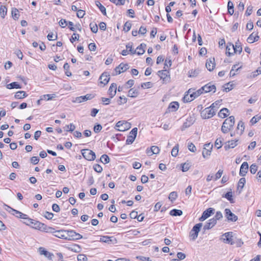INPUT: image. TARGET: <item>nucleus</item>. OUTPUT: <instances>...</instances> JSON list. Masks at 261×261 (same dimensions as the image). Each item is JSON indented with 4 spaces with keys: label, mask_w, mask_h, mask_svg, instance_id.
Segmentation results:
<instances>
[{
    "label": "nucleus",
    "mask_w": 261,
    "mask_h": 261,
    "mask_svg": "<svg viewBox=\"0 0 261 261\" xmlns=\"http://www.w3.org/2000/svg\"><path fill=\"white\" fill-rule=\"evenodd\" d=\"M234 117L233 116L229 117L223 122L221 127V131L224 134L227 133L232 129L234 124Z\"/></svg>",
    "instance_id": "f257e3e1"
},
{
    "label": "nucleus",
    "mask_w": 261,
    "mask_h": 261,
    "mask_svg": "<svg viewBox=\"0 0 261 261\" xmlns=\"http://www.w3.org/2000/svg\"><path fill=\"white\" fill-rule=\"evenodd\" d=\"M216 114V110H213L210 107L202 110L200 115L202 119H206L213 117Z\"/></svg>",
    "instance_id": "f03ea898"
},
{
    "label": "nucleus",
    "mask_w": 261,
    "mask_h": 261,
    "mask_svg": "<svg viewBox=\"0 0 261 261\" xmlns=\"http://www.w3.org/2000/svg\"><path fill=\"white\" fill-rule=\"evenodd\" d=\"M4 206H5V210L10 214L15 216L17 218H22L24 220L27 218V215L16 210L6 204H4Z\"/></svg>",
    "instance_id": "7ed1b4c3"
},
{
    "label": "nucleus",
    "mask_w": 261,
    "mask_h": 261,
    "mask_svg": "<svg viewBox=\"0 0 261 261\" xmlns=\"http://www.w3.org/2000/svg\"><path fill=\"white\" fill-rule=\"evenodd\" d=\"M24 220L25 221L23 222V223H25L26 225H29L31 227L38 230H39L41 227V225L42 223L38 221H36L29 218L28 216H27V218H25Z\"/></svg>",
    "instance_id": "20e7f679"
},
{
    "label": "nucleus",
    "mask_w": 261,
    "mask_h": 261,
    "mask_svg": "<svg viewBox=\"0 0 261 261\" xmlns=\"http://www.w3.org/2000/svg\"><path fill=\"white\" fill-rule=\"evenodd\" d=\"M83 157L88 161H94L96 158V155L92 150L85 149L81 150Z\"/></svg>",
    "instance_id": "39448f33"
},
{
    "label": "nucleus",
    "mask_w": 261,
    "mask_h": 261,
    "mask_svg": "<svg viewBox=\"0 0 261 261\" xmlns=\"http://www.w3.org/2000/svg\"><path fill=\"white\" fill-rule=\"evenodd\" d=\"M202 223H199L195 225L190 232V236L192 237L193 240H195L198 235V233L200 230Z\"/></svg>",
    "instance_id": "423d86ee"
},
{
    "label": "nucleus",
    "mask_w": 261,
    "mask_h": 261,
    "mask_svg": "<svg viewBox=\"0 0 261 261\" xmlns=\"http://www.w3.org/2000/svg\"><path fill=\"white\" fill-rule=\"evenodd\" d=\"M233 232L229 231L224 233L222 236L221 239L225 243L233 245L235 244L234 241H233Z\"/></svg>",
    "instance_id": "0eeeda50"
},
{
    "label": "nucleus",
    "mask_w": 261,
    "mask_h": 261,
    "mask_svg": "<svg viewBox=\"0 0 261 261\" xmlns=\"http://www.w3.org/2000/svg\"><path fill=\"white\" fill-rule=\"evenodd\" d=\"M67 240L75 241L82 239L83 236L73 230H67Z\"/></svg>",
    "instance_id": "6e6552de"
},
{
    "label": "nucleus",
    "mask_w": 261,
    "mask_h": 261,
    "mask_svg": "<svg viewBox=\"0 0 261 261\" xmlns=\"http://www.w3.org/2000/svg\"><path fill=\"white\" fill-rule=\"evenodd\" d=\"M158 75L164 82L167 83L170 81L169 72L166 69L165 67H164V70H160L158 72Z\"/></svg>",
    "instance_id": "1a4fd4ad"
},
{
    "label": "nucleus",
    "mask_w": 261,
    "mask_h": 261,
    "mask_svg": "<svg viewBox=\"0 0 261 261\" xmlns=\"http://www.w3.org/2000/svg\"><path fill=\"white\" fill-rule=\"evenodd\" d=\"M215 210L213 208L210 207L204 211L202 214V216L199 218V220L200 221H203L212 214L214 213Z\"/></svg>",
    "instance_id": "9d476101"
},
{
    "label": "nucleus",
    "mask_w": 261,
    "mask_h": 261,
    "mask_svg": "<svg viewBox=\"0 0 261 261\" xmlns=\"http://www.w3.org/2000/svg\"><path fill=\"white\" fill-rule=\"evenodd\" d=\"M212 148L213 144H211V143H207L204 145L202 151V156L204 158H207L211 155Z\"/></svg>",
    "instance_id": "9b49d317"
},
{
    "label": "nucleus",
    "mask_w": 261,
    "mask_h": 261,
    "mask_svg": "<svg viewBox=\"0 0 261 261\" xmlns=\"http://www.w3.org/2000/svg\"><path fill=\"white\" fill-rule=\"evenodd\" d=\"M54 236L57 238L67 240V230H56Z\"/></svg>",
    "instance_id": "f8f14e48"
},
{
    "label": "nucleus",
    "mask_w": 261,
    "mask_h": 261,
    "mask_svg": "<svg viewBox=\"0 0 261 261\" xmlns=\"http://www.w3.org/2000/svg\"><path fill=\"white\" fill-rule=\"evenodd\" d=\"M225 216L228 221L231 222H236L238 220V217L232 213L229 208L225 210Z\"/></svg>",
    "instance_id": "ddd939ff"
},
{
    "label": "nucleus",
    "mask_w": 261,
    "mask_h": 261,
    "mask_svg": "<svg viewBox=\"0 0 261 261\" xmlns=\"http://www.w3.org/2000/svg\"><path fill=\"white\" fill-rule=\"evenodd\" d=\"M201 90L203 91V93H207L211 91H213V93H215L216 90V87L214 85H212L211 83H209L207 84L204 85L202 87Z\"/></svg>",
    "instance_id": "4468645a"
},
{
    "label": "nucleus",
    "mask_w": 261,
    "mask_h": 261,
    "mask_svg": "<svg viewBox=\"0 0 261 261\" xmlns=\"http://www.w3.org/2000/svg\"><path fill=\"white\" fill-rule=\"evenodd\" d=\"M129 66L128 64L121 63L119 65L116 67L115 70L117 74H120L121 72H123L126 71Z\"/></svg>",
    "instance_id": "2eb2a0df"
},
{
    "label": "nucleus",
    "mask_w": 261,
    "mask_h": 261,
    "mask_svg": "<svg viewBox=\"0 0 261 261\" xmlns=\"http://www.w3.org/2000/svg\"><path fill=\"white\" fill-rule=\"evenodd\" d=\"M110 79V74L108 72H104L102 73L99 78L100 83L103 84L104 85H106L108 83Z\"/></svg>",
    "instance_id": "dca6fc26"
},
{
    "label": "nucleus",
    "mask_w": 261,
    "mask_h": 261,
    "mask_svg": "<svg viewBox=\"0 0 261 261\" xmlns=\"http://www.w3.org/2000/svg\"><path fill=\"white\" fill-rule=\"evenodd\" d=\"M195 121V118L193 117L190 116L186 119V122L183 123L181 127V130H184L186 128H188L192 125Z\"/></svg>",
    "instance_id": "f3484780"
},
{
    "label": "nucleus",
    "mask_w": 261,
    "mask_h": 261,
    "mask_svg": "<svg viewBox=\"0 0 261 261\" xmlns=\"http://www.w3.org/2000/svg\"><path fill=\"white\" fill-rule=\"evenodd\" d=\"M39 230L42 231H44L47 233H52L53 235H54L55 232H56L55 228L51 227L48 226L46 224H45L43 223L41 225V227L39 229Z\"/></svg>",
    "instance_id": "a211bd4d"
},
{
    "label": "nucleus",
    "mask_w": 261,
    "mask_h": 261,
    "mask_svg": "<svg viewBox=\"0 0 261 261\" xmlns=\"http://www.w3.org/2000/svg\"><path fill=\"white\" fill-rule=\"evenodd\" d=\"M94 96L91 94H88L84 96H81L79 97H77L75 98V101L78 103H81L83 101H86L88 100L92 99Z\"/></svg>",
    "instance_id": "6ab92c4d"
},
{
    "label": "nucleus",
    "mask_w": 261,
    "mask_h": 261,
    "mask_svg": "<svg viewBox=\"0 0 261 261\" xmlns=\"http://www.w3.org/2000/svg\"><path fill=\"white\" fill-rule=\"evenodd\" d=\"M216 66L215 59L210 58L206 60L205 66L207 70L210 71H212L214 70L215 67Z\"/></svg>",
    "instance_id": "aec40b11"
},
{
    "label": "nucleus",
    "mask_w": 261,
    "mask_h": 261,
    "mask_svg": "<svg viewBox=\"0 0 261 261\" xmlns=\"http://www.w3.org/2000/svg\"><path fill=\"white\" fill-rule=\"evenodd\" d=\"M248 170V164L246 162H244L241 166L240 170V175L241 176H244L247 173Z\"/></svg>",
    "instance_id": "412c9836"
},
{
    "label": "nucleus",
    "mask_w": 261,
    "mask_h": 261,
    "mask_svg": "<svg viewBox=\"0 0 261 261\" xmlns=\"http://www.w3.org/2000/svg\"><path fill=\"white\" fill-rule=\"evenodd\" d=\"M117 85L115 83H112L108 90V93L111 98H113L116 94Z\"/></svg>",
    "instance_id": "4be33fe9"
},
{
    "label": "nucleus",
    "mask_w": 261,
    "mask_h": 261,
    "mask_svg": "<svg viewBox=\"0 0 261 261\" xmlns=\"http://www.w3.org/2000/svg\"><path fill=\"white\" fill-rule=\"evenodd\" d=\"M238 140L228 141L224 146L225 149L227 150L229 148H233L238 145Z\"/></svg>",
    "instance_id": "5701e85b"
},
{
    "label": "nucleus",
    "mask_w": 261,
    "mask_h": 261,
    "mask_svg": "<svg viewBox=\"0 0 261 261\" xmlns=\"http://www.w3.org/2000/svg\"><path fill=\"white\" fill-rule=\"evenodd\" d=\"M40 254L44 255L46 257L50 260H52L53 257L54 256L53 253L48 252L44 249L43 248L40 247L39 248Z\"/></svg>",
    "instance_id": "b1692460"
},
{
    "label": "nucleus",
    "mask_w": 261,
    "mask_h": 261,
    "mask_svg": "<svg viewBox=\"0 0 261 261\" xmlns=\"http://www.w3.org/2000/svg\"><path fill=\"white\" fill-rule=\"evenodd\" d=\"M217 222L215 219H211L208 220V222H207L203 226V230H206L211 229L216 224Z\"/></svg>",
    "instance_id": "393cba45"
},
{
    "label": "nucleus",
    "mask_w": 261,
    "mask_h": 261,
    "mask_svg": "<svg viewBox=\"0 0 261 261\" xmlns=\"http://www.w3.org/2000/svg\"><path fill=\"white\" fill-rule=\"evenodd\" d=\"M188 94H190L191 98H192L194 99L196 97L200 96L201 94H202L203 91L201 90V88H200L195 92H192L191 89H189L188 91Z\"/></svg>",
    "instance_id": "a878e982"
},
{
    "label": "nucleus",
    "mask_w": 261,
    "mask_h": 261,
    "mask_svg": "<svg viewBox=\"0 0 261 261\" xmlns=\"http://www.w3.org/2000/svg\"><path fill=\"white\" fill-rule=\"evenodd\" d=\"M229 113V111L227 108L222 109L218 113V116L222 118H226Z\"/></svg>",
    "instance_id": "bb28decb"
},
{
    "label": "nucleus",
    "mask_w": 261,
    "mask_h": 261,
    "mask_svg": "<svg viewBox=\"0 0 261 261\" xmlns=\"http://www.w3.org/2000/svg\"><path fill=\"white\" fill-rule=\"evenodd\" d=\"M179 108V104L177 101H173L171 102L168 107L169 111L174 112L176 111Z\"/></svg>",
    "instance_id": "cd10ccee"
},
{
    "label": "nucleus",
    "mask_w": 261,
    "mask_h": 261,
    "mask_svg": "<svg viewBox=\"0 0 261 261\" xmlns=\"http://www.w3.org/2000/svg\"><path fill=\"white\" fill-rule=\"evenodd\" d=\"M139 92L138 90L132 88L128 91L127 96L128 97L135 98L137 97V96L139 95Z\"/></svg>",
    "instance_id": "c85d7f7f"
},
{
    "label": "nucleus",
    "mask_w": 261,
    "mask_h": 261,
    "mask_svg": "<svg viewBox=\"0 0 261 261\" xmlns=\"http://www.w3.org/2000/svg\"><path fill=\"white\" fill-rule=\"evenodd\" d=\"M6 87L8 89H20L21 88V86L16 82H12L10 84L7 85Z\"/></svg>",
    "instance_id": "c756f323"
},
{
    "label": "nucleus",
    "mask_w": 261,
    "mask_h": 261,
    "mask_svg": "<svg viewBox=\"0 0 261 261\" xmlns=\"http://www.w3.org/2000/svg\"><path fill=\"white\" fill-rule=\"evenodd\" d=\"M28 95L25 92L23 91H19L15 93L14 97L16 99H21L26 97Z\"/></svg>",
    "instance_id": "7c9ffc66"
},
{
    "label": "nucleus",
    "mask_w": 261,
    "mask_h": 261,
    "mask_svg": "<svg viewBox=\"0 0 261 261\" xmlns=\"http://www.w3.org/2000/svg\"><path fill=\"white\" fill-rule=\"evenodd\" d=\"M233 50L234 51V53H236L237 52L239 53V54H241L242 51V47L241 45V43L238 40V42L236 43L235 45H234V48H233Z\"/></svg>",
    "instance_id": "2f4dec72"
},
{
    "label": "nucleus",
    "mask_w": 261,
    "mask_h": 261,
    "mask_svg": "<svg viewBox=\"0 0 261 261\" xmlns=\"http://www.w3.org/2000/svg\"><path fill=\"white\" fill-rule=\"evenodd\" d=\"M222 197L226 198L231 203H233L234 202L232 198V194L231 191L227 192L226 194L223 195Z\"/></svg>",
    "instance_id": "473e14b6"
},
{
    "label": "nucleus",
    "mask_w": 261,
    "mask_h": 261,
    "mask_svg": "<svg viewBox=\"0 0 261 261\" xmlns=\"http://www.w3.org/2000/svg\"><path fill=\"white\" fill-rule=\"evenodd\" d=\"M245 182L246 179L244 177H242L240 179L238 184V190H240L239 193H241L245 185Z\"/></svg>",
    "instance_id": "72a5a7b5"
},
{
    "label": "nucleus",
    "mask_w": 261,
    "mask_h": 261,
    "mask_svg": "<svg viewBox=\"0 0 261 261\" xmlns=\"http://www.w3.org/2000/svg\"><path fill=\"white\" fill-rule=\"evenodd\" d=\"M146 45L144 43H141L139 46L137 47V49H139V51L137 52V54L138 55H143L145 53V48Z\"/></svg>",
    "instance_id": "f704fd0d"
},
{
    "label": "nucleus",
    "mask_w": 261,
    "mask_h": 261,
    "mask_svg": "<svg viewBox=\"0 0 261 261\" xmlns=\"http://www.w3.org/2000/svg\"><path fill=\"white\" fill-rule=\"evenodd\" d=\"M96 6L99 9L100 11L103 15H106V8L98 1L95 2Z\"/></svg>",
    "instance_id": "c9c22d12"
},
{
    "label": "nucleus",
    "mask_w": 261,
    "mask_h": 261,
    "mask_svg": "<svg viewBox=\"0 0 261 261\" xmlns=\"http://www.w3.org/2000/svg\"><path fill=\"white\" fill-rule=\"evenodd\" d=\"M182 214V211L180 210L173 209L170 212V215L173 216H180Z\"/></svg>",
    "instance_id": "e433bc0d"
},
{
    "label": "nucleus",
    "mask_w": 261,
    "mask_h": 261,
    "mask_svg": "<svg viewBox=\"0 0 261 261\" xmlns=\"http://www.w3.org/2000/svg\"><path fill=\"white\" fill-rule=\"evenodd\" d=\"M233 48H234V45L233 44L230 43H228L226 47V54L228 56H230L231 55H233V53L230 52V50L231 49H233Z\"/></svg>",
    "instance_id": "4c0bfd02"
},
{
    "label": "nucleus",
    "mask_w": 261,
    "mask_h": 261,
    "mask_svg": "<svg viewBox=\"0 0 261 261\" xmlns=\"http://www.w3.org/2000/svg\"><path fill=\"white\" fill-rule=\"evenodd\" d=\"M221 102H222V99L217 100L215 102L213 103L210 107V108H212V109H213V110H216V112L217 110L219 109Z\"/></svg>",
    "instance_id": "58836bf2"
},
{
    "label": "nucleus",
    "mask_w": 261,
    "mask_h": 261,
    "mask_svg": "<svg viewBox=\"0 0 261 261\" xmlns=\"http://www.w3.org/2000/svg\"><path fill=\"white\" fill-rule=\"evenodd\" d=\"M130 124L127 122L119 121L116 123V127H118V128H121L123 127V125H128V128H130Z\"/></svg>",
    "instance_id": "ea45409f"
},
{
    "label": "nucleus",
    "mask_w": 261,
    "mask_h": 261,
    "mask_svg": "<svg viewBox=\"0 0 261 261\" xmlns=\"http://www.w3.org/2000/svg\"><path fill=\"white\" fill-rule=\"evenodd\" d=\"M7 13V8L5 6H1L0 7V15L4 18Z\"/></svg>",
    "instance_id": "a19ab883"
},
{
    "label": "nucleus",
    "mask_w": 261,
    "mask_h": 261,
    "mask_svg": "<svg viewBox=\"0 0 261 261\" xmlns=\"http://www.w3.org/2000/svg\"><path fill=\"white\" fill-rule=\"evenodd\" d=\"M228 12L229 14L232 15L234 13L233 4L232 2L228 1L227 4Z\"/></svg>",
    "instance_id": "79ce46f5"
},
{
    "label": "nucleus",
    "mask_w": 261,
    "mask_h": 261,
    "mask_svg": "<svg viewBox=\"0 0 261 261\" xmlns=\"http://www.w3.org/2000/svg\"><path fill=\"white\" fill-rule=\"evenodd\" d=\"M237 129L240 130V134H242L244 130V124L242 121H240L238 124ZM239 133V132H238Z\"/></svg>",
    "instance_id": "37998d69"
},
{
    "label": "nucleus",
    "mask_w": 261,
    "mask_h": 261,
    "mask_svg": "<svg viewBox=\"0 0 261 261\" xmlns=\"http://www.w3.org/2000/svg\"><path fill=\"white\" fill-rule=\"evenodd\" d=\"M11 12H12V16L13 18L14 19H18L19 18V14L18 13V10L15 8H13L12 9Z\"/></svg>",
    "instance_id": "c03bdc74"
},
{
    "label": "nucleus",
    "mask_w": 261,
    "mask_h": 261,
    "mask_svg": "<svg viewBox=\"0 0 261 261\" xmlns=\"http://www.w3.org/2000/svg\"><path fill=\"white\" fill-rule=\"evenodd\" d=\"M69 67L70 66L68 63H65L63 66L65 74L68 76H70L72 75L71 72L69 71Z\"/></svg>",
    "instance_id": "a18cd8bd"
},
{
    "label": "nucleus",
    "mask_w": 261,
    "mask_h": 261,
    "mask_svg": "<svg viewBox=\"0 0 261 261\" xmlns=\"http://www.w3.org/2000/svg\"><path fill=\"white\" fill-rule=\"evenodd\" d=\"M110 158L107 154H103L100 158V161L104 164L110 162Z\"/></svg>",
    "instance_id": "49530a36"
},
{
    "label": "nucleus",
    "mask_w": 261,
    "mask_h": 261,
    "mask_svg": "<svg viewBox=\"0 0 261 261\" xmlns=\"http://www.w3.org/2000/svg\"><path fill=\"white\" fill-rule=\"evenodd\" d=\"M64 129L67 132H72L75 129V126L73 123H70L69 125H66L64 127Z\"/></svg>",
    "instance_id": "de8ad7c7"
},
{
    "label": "nucleus",
    "mask_w": 261,
    "mask_h": 261,
    "mask_svg": "<svg viewBox=\"0 0 261 261\" xmlns=\"http://www.w3.org/2000/svg\"><path fill=\"white\" fill-rule=\"evenodd\" d=\"M56 96L55 94H45L41 96V98L44 99H47V100H51L53 98H55Z\"/></svg>",
    "instance_id": "09e8293b"
},
{
    "label": "nucleus",
    "mask_w": 261,
    "mask_h": 261,
    "mask_svg": "<svg viewBox=\"0 0 261 261\" xmlns=\"http://www.w3.org/2000/svg\"><path fill=\"white\" fill-rule=\"evenodd\" d=\"M89 25H90L91 31L93 33H96L97 32L98 27L95 23H90Z\"/></svg>",
    "instance_id": "8fccbe9b"
},
{
    "label": "nucleus",
    "mask_w": 261,
    "mask_h": 261,
    "mask_svg": "<svg viewBox=\"0 0 261 261\" xmlns=\"http://www.w3.org/2000/svg\"><path fill=\"white\" fill-rule=\"evenodd\" d=\"M112 237H110L109 236H103L100 239V241L105 243H107L108 244H110L112 242L111 238Z\"/></svg>",
    "instance_id": "3c124183"
},
{
    "label": "nucleus",
    "mask_w": 261,
    "mask_h": 261,
    "mask_svg": "<svg viewBox=\"0 0 261 261\" xmlns=\"http://www.w3.org/2000/svg\"><path fill=\"white\" fill-rule=\"evenodd\" d=\"M177 197V194L176 192H172L170 193L168 198L171 201H174Z\"/></svg>",
    "instance_id": "603ef678"
},
{
    "label": "nucleus",
    "mask_w": 261,
    "mask_h": 261,
    "mask_svg": "<svg viewBox=\"0 0 261 261\" xmlns=\"http://www.w3.org/2000/svg\"><path fill=\"white\" fill-rule=\"evenodd\" d=\"M132 27V23L129 21H126L123 27L124 31L127 32H128Z\"/></svg>",
    "instance_id": "864d4df0"
},
{
    "label": "nucleus",
    "mask_w": 261,
    "mask_h": 261,
    "mask_svg": "<svg viewBox=\"0 0 261 261\" xmlns=\"http://www.w3.org/2000/svg\"><path fill=\"white\" fill-rule=\"evenodd\" d=\"M178 152V144L176 145L171 150V154L173 156H176Z\"/></svg>",
    "instance_id": "5fc2aeb1"
},
{
    "label": "nucleus",
    "mask_w": 261,
    "mask_h": 261,
    "mask_svg": "<svg viewBox=\"0 0 261 261\" xmlns=\"http://www.w3.org/2000/svg\"><path fill=\"white\" fill-rule=\"evenodd\" d=\"M199 74L198 70H191L189 71V76L195 77Z\"/></svg>",
    "instance_id": "6e6d98bb"
},
{
    "label": "nucleus",
    "mask_w": 261,
    "mask_h": 261,
    "mask_svg": "<svg viewBox=\"0 0 261 261\" xmlns=\"http://www.w3.org/2000/svg\"><path fill=\"white\" fill-rule=\"evenodd\" d=\"M257 168V166L255 164H253L250 167V171L252 174H254L256 172Z\"/></svg>",
    "instance_id": "4d7b16f0"
},
{
    "label": "nucleus",
    "mask_w": 261,
    "mask_h": 261,
    "mask_svg": "<svg viewBox=\"0 0 261 261\" xmlns=\"http://www.w3.org/2000/svg\"><path fill=\"white\" fill-rule=\"evenodd\" d=\"M135 137H133L132 135H129L126 140V144L127 145L132 144L135 140Z\"/></svg>",
    "instance_id": "13d9d810"
},
{
    "label": "nucleus",
    "mask_w": 261,
    "mask_h": 261,
    "mask_svg": "<svg viewBox=\"0 0 261 261\" xmlns=\"http://www.w3.org/2000/svg\"><path fill=\"white\" fill-rule=\"evenodd\" d=\"M181 167H182L181 170H182V172H186L190 169V163H185L184 164H182Z\"/></svg>",
    "instance_id": "bf43d9fd"
},
{
    "label": "nucleus",
    "mask_w": 261,
    "mask_h": 261,
    "mask_svg": "<svg viewBox=\"0 0 261 261\" xmlns=\"http://www.w3.org/2000/svg\"><path fill=\"white\" fill-rule=\"evenodd\" d=\"M43 216L48 220H51L53 218L54 214L51 212H45Z\"/></svg>",
    "instance_id": "052dcab7"
},
{
    "label": "nucleus",
    "mask_w": 261,
    "mask_h": 261,
    "mask_svg": "<svg viewBox=\"0 0 261 261\" xmlns=\"http://www.w3.org/2000/svg\"><path fill=\"white\" fill-rule=\"evenodd\" d=\"M93 169L98 173H101L102 171V168L99 164H95L93 166Z\"/></svg>",
    "instance_id": "680f3d73"
},
{
    "label": "nucleus",
    "mask_w": 261,
    "mask_h": 261,
    "mask_svg": "<svg viewBox=\"0 0 261 261\" xmlns=\"http://www.w3.org/2000/svg\"><path fill=\"white\" fill-rule=\"evenodd\" d=\"M79 34L73 33L71 38L70 39V42L73 43L75 40H79Z\"/></svg>",
    "instance_id": "e2e57ef3"
},
{
    "label": "nucleus",
    "mask_w": 261,
    "mask_h": 261,
    "mask_svg": "<svg viewBox=\"0 0 261 261\" xmlns=\"http://www.w3.org/2000/svg\"><path fill=\"white\" fill-rule=\"evenodd\" d=\"M223 217L222 214L221 212L218 211L216 212V215L215 216V217L213 218V219H215L216 221L217 222V220H219Z\"/></svg>",
    "instance_id": "0e129e2a"
},
{
    "label": "nucleus",
    "mask_w": 261,
    "mask_h": 261,
    "mask_svg": "<svg viewBox=\"0 0 261 261\" xmlns=\"http://www.w3.org/2000/svg\"><path fill=\"white\" fill-rule=\"evenodd\" d=\"M101 129H102V126L99 124H97L95 125L94 126V128H93L94 132L95 133H99L101 130Z\"/></svg>",
    "instance_id": "69168bd1"
},
{
    "label": "nucleus",
    "mask_w": 261,
    "mask_h": 261,
    "mask_svg": "<svg viewBox=\"0 0 261 261\" xmlns=\"http://www.w3.org/2000/svg\"><path fill=\"white\" fill-rule=\"evenodd\" d=\"M59 24L60 27L64 28L68 25V22L66 20V19H62L59 22Z\"/></svg>",
    "instance_id": "338daca9"
},
{
    "label": "nucleus",
    "mask_w": 261,
    "mask_h": 261,
    "mask_svg": "<svg viewBox=\"0 0 261 261\" xmlns=\"http://www.w3.org/2000/svg\"><path fill=\"white\" fill-rule=\"evenodd\" d=\"M87 257L85 254H79L77 256L78 261H87Z\"/></svg>",
    "instance_id": "774afa93"
}]
</instances>
